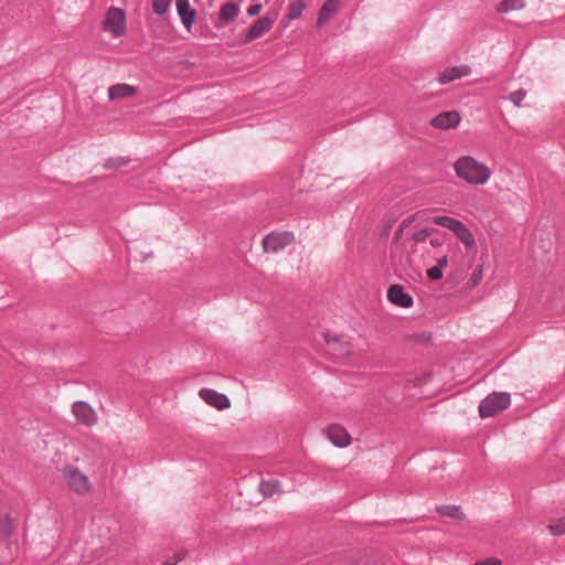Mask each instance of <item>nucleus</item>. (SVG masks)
<instances>
[{
    "mask_svg": "<svg viewBox=\"0 0 565 565\" xmlns=\"http://www.w3.org/2000/svg\"><path fill=\"white\" fill-rule=\"evenodd\" d=\"M415 220L414 215H411L402 221L399 224V232H404Z\"/></svg>",
    "mask_w": 565,
    "mask_h": 565,
    "instance_id": "72a5a7b5",
    "label": "nucleus"
},
{
    "mask_svg": "<svg viewBox=\"0 0 565 565\" xmlns=\"http://www.w3.org/2000/svg\"><path fill=\"white\" fill-rule=\"evenodd\" d=\"M72 413L76 422L86 427L94 426L98 420L96 411L86 402L77 401L72 405Z\"/></svg>",
    "mask_w": 565,
    "mask_h": 565,
    "instance_id": "423d86ee",
    "label": "nucleus"
},
{
    "mask_svg": "<svg viewBox=\"0 0 565 565\" xmlns=\"http://www.w3.org/2000/svg\"><path fill=\"white\" fill-rule=\"evenodd\" d=\"M511 404L509 393L494 392L483 398L479 405V415L482 418L492 417L507 409Z\"/></svg>",
    "mask_w": 565,
    "mask_h": 565,
    "instance_id": "f03ea898",
    "label": "nucleus"
},
{
    "mask_svg": "<svg viewBox=\"0 0 565 565\" xmlns=\"http://www.w3.org/2000/svg\"><path fill=\"white\" fill-rule=\"evenodd\" d=\"M433 231H434L433 228H422V230H419V231L414 233L413 239L416 243L424 242V241L427 239V237L430 236Z\"/></svg>",
    "mask_w": 565,
    "mask_h": 565,
    "instance_id": "c85d7f7f",
    "label": "nucleus"
},
{
    "mask_svg": "<svg viewBox=\"0 0 565 565\" xmlns=\"http://www.w3.org/2000/svg\"><path fill=\"white\" fill-rule=\"evenodd\" d=\"M0 532L4 537L11 536L13 532V520L9 515H4L0 521Z\"/></svg>",
    "mask_w": 565,
    "mask_h": 565,
    "instance_id": "b1692460",
    "label": "nucleus"
},
{
    "mask_svg": "<svg viewBox=\"0 0 565 565\" xmlns=\"http://www.w3.org/2000/svg\"><path fill=\"white\" fill-rule=\"evenodd\" d=\"M427 276L430 280H439L443 278V270L434 266L427 269Z\"/></svg>",
    "mask_w": 565,
    "mask_h": 565,
    "instance_id": "2f4dec72",
    "label": "nucleus"
},
{
    "mask_svg": "<svg viewBox=\"0 0 565 565\" xmlns=\"http://www.w3.org/2000/svg\"><path fill=\"white\" fill-rule=\"evenodd\" d=\"M137 89L129 84H116L108 88L109 99L127 98L136 95Z\"/></svg>",
    "mask_w": 565,
    "mask_h": 565,
    "instance_id": "dca6fc26",
    "label": "nucleus"
},
{
    "mask_svg": "<svg viewBox=\"0 0 565 565\" xmlns=\"http://www.w3.org/2000/svg\"><path fill=\"white\" fill-rule=\"evenodd\" d=\"M454 233L458 239L465 244L466 247L471 248L476 245L472 233L462 222Z\"/></svg>",
    "mask_w": 565,
    "mask_h": 565,
    "instance_id": "a211bd4d",
    "label": "nucleus"
},
{
    "mask_svg": "<svg viewBox=\"0 0 565 565\" xmlns=\"http://www.w3.org/2000/svg\"><path fill=\"white\" fill-rule=\"evenodd\" d=\"M403 232H399V227L395 232V238H399L402 236Z\"/></svg>",
    "mask_w": 565,
    "mask_h": 565,
    "instance_id": "e433bc0d",
    "label": "nucleus"
},
{
    "mask_svg": "<svg viewBox=\"0 0 565 565\" xmlns=\"http://www.w3.org/2000/svg\"><path fill=\"white\" fill-rule=\"evenodd\" d=\"M186 556V552L185 551H182L178 554H174L173 556L171 557H168L164 562H163V565H177L179 562H181L182 559H184V557Z\"/></svg>",
    "mask_w": 565,
    "mask_h": 565,
    "instance_id": "7c9ffc66",
    "label": "nucleus"
},
{
    "mask_svg": "<svg viewBox=\"0 0 565 565\" xmlns=\"http://www.w3.org/2000/svg\"><path fill=\"white\" fill-rule=\"evenodd\" d=\"M295 242L292 232H271L267 234L262 242L265 253H278Z\"/></svg>",
    "mask_w": 565,
    "mask_h": 565,
    "instance_id": "39448f33",
    "label": "nucleus"
},
{
    "mask_svg": "<svg viewBox=\"0 0 565 565\" xmlns=\"http://www.w3.org/2000/svg\"><path fill=\"white\" fill-rule=\"evenodd\" d=\"M470 73H471V68L468 65H458V66H454V67H448V68H445L440 73V75L438 77V82L440 84H447L455 79L467 76Z\"/></svg>",
    "mask_w": 565,
    "mask_h": 565,
    "instance_id": "2eb2a0df",
    "label": "nucleus"
},
{
    "mask_svg": "<svg viewBox=\"0 0 565 565\" xmlns=\"http://www.w3.org/2000/svg\"><path fill=\"white\" fill-rule=\"evenodd\" d=\"M388 300L401 307V308H411L414 303L413 297L404 291V287L398 284L392 285L387 290Z\"/></svg>",
    "mask_w": 565,
    "mask_h": 565,
    "instance_id": "1a4fd4ad",
    "label": "nucleus"
},
{
    "mask_svg": "<svg viewBox=\"0 0 565 565\" xmlns=\"http://www.w3.org/2000/svg\"><path fill=\"white\" fill-rule=\"evenodd\" d=\"M482 271H483L482 266H479L473 270V273L468 281V285L471 288H475L476 286H478L480 284V281L482 279V275H483Z\"/></svg>",
    "mask_w": 565,
    "mask_h": 565,
    "instance_id": "cd10ccee",
    "label": "nucleus"
},
{
    "mask_svg": "<svg viewBox=\"0 0 565 565\" xmlns=\"http://www.w3.org/2000/svg\"><path fill=\"white\" fill-rule=\"evenodd\" d=\"M327 435L331 443L339 448L347 447L351 444V436L344 427L338 424L330 425L327 428Z\"/></svg>",
    "mask_w": 565,
    "mask_h": 565,
    "instance_id": "9b49d317",
    "label": "nucleus"
},
{
    "mask_svg": "<svg viewBox=\"0 0 565 565\" xmlns=\"http://www.w3.org/2000/svg\"><path fill=\"white\" fill-rule=\"evenodd\" d=\"M262 10V4L260 3H256V4H252L248 9H247V14L249 17H255Z\"/></svg>",
    "mask_w": 565,
    "mask_h": 565,
    "instance_id": "473e14b6",
    "label": "nucleus"
},
{
    "mask_svg": "<svg viewBox=\"0 0 565 565\" xmlns=\"http://www.w3.org/2000/svg\"><path fill=\"white\" fill-rule=\"evenodd\" d=\"M127 163V160L124 158H110L105 162L106 169H117Z\"/></svg>",
    "mask_w": 565,
    "mask_h": 565,
    "instance_id": "c756f323",
    "label": "nucleus"
},
{
    "mask_svg": "<svg viewBox=\"0 0 565 565\" xmlns=\"http://www.w3.org/2000/svg\"><path fill=\"white\" fill-rule=\"evenodd\" d=\"M274 25V20L268 17H263L258 19L254 24L249 28L245 35V42H250L255 39H258L264 33L268 32Z\"/></svg>",
    "mask_w": 565,
    "mask_h": 565,
    "instance_id": "4468645a",
    "label": "nucleus"
},
{
    "mask_svg": "<svg viewBox=\"0 0 565 565\" xmlns=\"http://www.w3.org/2000/svg\"><path fill=\"white\" fill-rule=\"evenodd\" d=\"M175 7L182 24L190 30L196 18V11L191 8L190 0H175Z\"/></svg>",
    "mask_w": 565,
    "mask_h": 565,
    "instance_id": "ddd939ff",
    "label": "nucleus"
},
{
    "mask_svg": "<svg viewBox=\"0 0 565 565\" xmlns=\"http://www.w3.org/2000/svg\"><path fill=\"white\" fill-rule=\"evenodd\" d=\"M433 223L455 232L456 228L461 224V221L449 217V216H435Z\"/></svg>",
    "mask_w": 565,
    "mask_h": 565,
    "instance_id": "4be33fe9",
    "label": "nucleus"
},
{
    "mask_svg": "<svg viewBox=\"0 0 565 565\" xmlns=\"http://www.w3.org/2000/svg\"><path fill=\"white\" fill-rule=\"evenodd\" d=\"M103 30L109 32L114 38L122 36L127 30L125 11L117 7H110L106 11Z\"/></svg>",
    "mask_w": 565,
    "mask_h": 565,
    "instance_id": "20e7f679",
    "label": "nucleus"
},
{
    "mask_svg": "<svg viewBox=\"0 0 565 565\" xmlns=\"http://www.w3.org/2000/svg\"><path fill=\"white\" fill-rule=\"evenodd\" d=\"M456 175L471 185L486 184L491 174V169L471 156H461L455 163Z\"/></svg>",
    "mask_w": 565,
    "mask_h": 565,
    "instance_id": "f257e3e1",
    "label": "nucleus"
},
{
    "mask_svg": "<svg viewBox=\"0 0 565 565\" xmlns=\"http://www.w3.org/2000/svg\"><path fill=\"white\" fill-rule=\"evenodd\" d=\"M199 396L210 406L215 407L218 411L226 409L231 406L230 398L222 393L216 392L212 388H201Z\"/></svg>",
    "mask_w": 565,
    "mask_h": 565,
    "instance_id": "6e6552de",
    "label": "nucleus"
},
{
    "mask_svg": "<svg viewBox=\"0 0 565 565\" xmlns=\"http://www.w3.org/2000/svg\"><path fill=\"white\" fill-rule=\"evenodd\" d=\"M548 531L553 535H564L565 534V519L555 520L553 523L548 525Z\"/></svg>",
    "mask_w": 565,
    "mask_h": 565,
    "instance_id": "a878e982",
    "label": "nucleus"
},
{
    "mask_svg": "<svg viewBox=\"0 0 565 565\" xmlns=\"http://www.w3.org/2000/svg\"><path fill=\"white\" fill-rule=\"evenodd\" d=\"M460 115L456 110L443 111L430 119L429 124L436 129L448 130L456 128L460 122Z\"/></svg>",
    "mask_w": 565,
    "mask_h": 565,
    "instance_id": "0eeeda50",
    "label": "nucleus"
},
{
    "mask_svg": "<svg viewBox=\"0 0 565 565\" xmlns=\"http://www.w3.org/2000/svg\"><path fill=\"white\" fill-rule=\"evenodd\" d=\"M526 96V90L524 88H520V89H516L514 92H512L510 95H509V99L516 106V107H522V100L525 98Z\"/></svg>",
    "mask_w": 565,
    "mask_h": 565,
    "instance_id": "bb28decb",
    "label": "nucleus"
},
{
    "mask_svg": "<svg viewBox=\"0 0 565 565\" xmlns=\"http://www.w3.org/2000/svg\"><path fill=\"white\" fill-rule=\"evenodd\" d=\"M340 0H326L319 10L317 25L322 26L329 22L340 11Z\"/></svg>",
    "mask_w": 565,
    "mask_h": 565,
    "instance_id": "f8f14e48",
    "label": "nucleus"
},
{
    "mask_svg": "<svg viewBox=\"0 0 565 565\" xmlns=\"http://www.w3.org/2000/svg\"><path fill=\"white\" fill-rule=\"evenodd\" d=\"M440 515L449 516L457 520H463L465 513L461 511L459 505H439L436 508Z\"/></svg>",
    "mask_w": 565,
    "mask_h": 565,
    "instance_id": "6ab92c4d",
    "label": "nucleus"
},
{
    "mask_svg": "<svg viewBox=\"0 0 565 565\" xmlns=\"http://www.w3.org/2000/svg\"><path fill=\"white\" fill-rule=\"evenodd\" d=\"M447 265H448V257L446 255L441 256L437 259L436 267H438L439 269L443 270V268H445Z\"/></svg>",
    "mask_w": 565,
    "mask_h": 565,
    "instance_id": "c9c22d12",
    "label": "nucleus"
},
{
    "mask_svg": "<svg viewBox=\"0 0 565 565\" xmlns=\"http://www.w3.org/2000/svg\"><path fill=\"white\" fill-rule=\"evenodd\" d=\"M62 477L71 490L79 495L90 492L92 483L88 477L77 467L66 466L62 469Z\"/></svg>",
    "mask_w": 565,
    "mask_h": 565,
    "instance_id": "7ed1b4c3",
    "label": "nucleus"
},
{
    "mask_svg": "<svg viewBox=\"0 0 565 565\" xmlns=\"http://www.w3.org/2000/svg\"><path fill=\"white\" fill-rule=\"evenodd\" d=\"M475 565H501V562L497 558H487L480 562H477Z\"/></svg>",
    "mask_w": 565,
    "mask_h": 565,
    "instance_id": "f704fd0d",
    "label": "nucleus"
},
{
    "mask_svg": "<svg viewBox=\"0 0 565 565\" xmlns=\"http://www.w3.org/2000/svg\"><path fill=\"white\" fill-rule=\"evenodd\" d=\"M328 352L338 359L349 356L352 352L351 343L338 337L326 335Z\"/></svg>",
    "mask_w": 565,
    "mask_h": 565,
    "instance_id": "9d476101",
    "label": "nucleus"
},
{
    "mask_svg": "<svg viewBox=\"0 0 565 565\" xmlns=\"http://www.w3.org/2000/svg\"><path fill=\"white\" fill-rule=\"evenodd\" d=\"M306 3L302 0L294 1L288 7V19L296 20L299 19L306 9Z\"/></svg>",
    "mask_w": 565,
    "mask_h": 565,
    "instance_id": "5701e85b",
    "label": "nucleus"
},
{
    "mask_svg": "<svg viewBox=\"0 0 565 565\" xmlns=\"http://www.w3.org/2000/svg\"><path fill=\"white\" fill-rule=\"evenodd\" d=\"M238 13L239 7L235 2L228 1L221 7L218 12V19L224 24H227L230 22H233L237 18Z\"/></svg>",
    "mask_w": 565,
    "mask_h": 565,
    "instance_id": "f3484780",
    "label": "nucleus"
},
{
    "mask_svg": "<svg viewBox=\"0 0 565 565\" xmlns=\"http://www.w3.org/2000/svg\"><path fill=\"white\" fill-rule=\"evenodd\" d=\"M171 1L172 0H153V2H152L153 12L157 15H163L168 11V9L171 4Z\"/></svg>",
    "mask_w": 565,
    "mask_h": 565,
    "instance_id": "393cba45",
    "label": "nucleus"
},
{
    "mask_svg": "<svg viewBox=\"0 0 565 565\" xmlns=\"http://www.w3.org/2000/svg\"><path fill=\"white\" fill-rule=\"evenodd\" d=\"M259 490L264 497L269 498L280 492V483L278 480L262 481Z\"/></svg>",
    "mask_w": 565,
    "mask_h": 565,
    "instance_id": "412c9836",
    "label": "nucleus"
},
{
    "mask_svg": "<svg viewBox=\"0 0 565 565\" xmlns=\"http://www.w3.org/2000/svg\"><path fill=\"white\" fill-rule=\"evenodd\" d=\"M525 7L524 0H502L498 4V12L500 13H507L514 10H521Z\"/></svg>",
    "mask_w": 565,
    "mask_h": 565,
    "instance_id": "aec40b11",
    "label": "nucleus"
}]
</instances>
